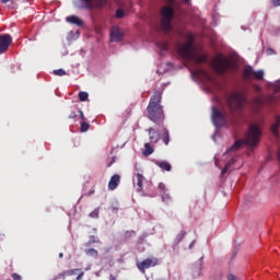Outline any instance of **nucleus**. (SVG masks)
<instances>
[{
    "label": "nucleus",
    "mask_w": 280,
    "mask_h": 280,
    "mask_svg": "<svg viewBox=\"0 0 280 280\" xmlns=\"http://www.w3.org/2000/svg\"><path fill=\"white\" fill-rule=\"evenodd\" d=\"M161 100H163V93L154 90L147 106L145 117L155 126H161L165 121V112L163 110V105H161Z\"/></svg>",
    "instance_id": "1"
},
{
    "label": "nucleus",
    "mask_w": 280,
    "mask_h": 280,
    "mask_svg": "<svg viewBox=\"0 0 280 280\" xmlns=\"http://www.w3.org/2000/svg\"><path fill=\"white\" fill-rule=\"evenodd\" d=\"M187 42L185 44H178L177 46V51L184 60H191L195 62V65H202V62H207L208 56L205 54H196V50L194 49V34L188 33L187 36Z\"/></svg>",
    "instance_id": "2"
},
{
    "label": "nucleus",
    "mask_w": 280,
    "mask_h": 280,
    "mask_svg": "<svg viewBox=\"0 0 280 280\" xmlns=\"http://www.w3.org/2000/svg\"><path fill=\"white\" fill-rule=\"evenodd\" d=\"M261 141V127L257 124L249 125L248 131L245 135L244 140H237L225 154H231L233 150H240L242 145H248L249 148H257Z\"/></svg>",
    "instance_id": "3"
},
{
    "label": "nucleus",
    "mask_w": 280,
    "mask_h": 280,
    "mask_svg": "<svg viewBox=\"0 0 280 280\" xmlns=\"http://www.w3.org/2000/svg\"><path fill=\"white\" fill-rule=\"evenodd\" d=\"M229 108L232 115H240L246 104V95L242 92H234L228 97Z\"/></svg>",
    "instance_id": "4"
},
{
    "label": "nucleus",
    "mask_w": 280,
    "mask_h": 280,
    "mask_svg": "<svg viewBox=\"0 0 280 280\" xmlns=\"http://www.w3.org/2000/svg\"><path fill=\"white\" fill-rule=\"evenodd\" d=\"M211 67L214 69L215 73L224 75L226 71H233L235 69V63L226 59V57L218 56L212 60Z\"/></svg>",
    "instance_id": "5"
},
{
    "label": "nucleus",
    "mask_w": 280,
    "mask_h": 280,
    "mask_svg": "<svg viewBox=\"0 0 280 280\" xmlns=\"http://www.w3.org/2000/svg\"><path fill=\"white\" fill-rule=\"evenodd\" d=\"M161 27L164 32L172 30V21L174 19V9L172 7H163L161 9Z\"/></svg>",
    "instance_id": "6"
},
{
    "label": "nucleus",
    "mask_w": 280,
    "mask_h": 280,
    "mask_svg": "<svg viewBox=\"0 0 280 280\" xmlns=\"http://www.w3.org/2000/svg\"><path fill=\"white\" fill-rule=\"evenodd\" d=\"M211 119L215 128H222L226 126V114L220 112V109H218L215 106L212 107Z\"/></svg>",
    "instance_id": "7"
},
{
    "label": "nucleus",
    "mask_w": 280,
    "mask_h": 280,
    "mask_svg": "<svg viewBox=\"0 0 280 280\" xmlns=\"http://www.w3.org/2000/svg\"><path fill=\"white\" fill-rule=\"evenodd\" d=\"M264 80V70L255 71L252 66H245L243 69V80Z\"/></svg>",
    "instance_id": "8"
},
{
    "label": "nucleus",
    "mask_w": 280,
    "mask_h": 280,
    "mask_svg": "<svg viewBox=\"0 0 280 280\" xmlns=\"http://www.w3.org/2000/svg\"><path fill=\"white\" fill-rule=\"evenodd\" d=\"M10 45H12V36L10 34L0 35V56L10 49Z\"/></svg>",
    "instance_id": "9"
},
{
    "label": "nucleus",
    "mask_w": 280,
    "mask_h": 280,
    "mask_svg": "<svg viewBox=\"0 0 280 280\" xmlns=\"http://www.w3.org/2000/svg\"><path fill=\"white\" fill-rule=\"evenodd\" d=\"M85 10H95V8H104L108 0H81Z\"/></svg>",
    "instance_id": "10"
},
{
    "label": "nucleus",
    "mask_w": 280,
    "mask_h": 280,
    "mask_svg": "<svg viewBox=\"0 0 280 280\" xmlns=\"http://www.w3.org/2000/svg\"><path fill=\"white\" fill-rule=\"evenodd\" d=\"M112 43H121L124 40V31L119 26H113L110 30Z\"/></svg>",
    "instance_id": "11"
},
{
    "label": "nucleus",
    "mask_w": 280,
    "mask_h": 280,
    "mask_svg": "<svg viewBox=\"0 0 280 280\" xmlns=\"http://www.w3.org/2000/svg\"><path fill=\"white\" fill-rule=\"evenodd\" d=\"M154 266H159V259L156 258H147L138 264V268L140 270H148V268H152Z\"/></svg>",
    "instance_id": "12"
},
{
    "label": "nucleus",
    "mask_w": 280,
    "mask_h": 280,
    "mask_svg": "<svg viewBox=\"0 0 280 280\" xmlns=\"http://www.w3.org/2000/svg\"><path fill=\"white\" fill-rule=\"evenodd\" d=\"M119 183H121V176L118 174L113 175L108 182L109 191H115V189L119 187Z\"/></svg>",
    "instance_id": "13"
},
{
    "label": "nucleus",
    "mask_w": 280,
    "mask_h": 280,
    "mask_svg": "<svg viewBox=\"0 0 280 280\" xmlns=\"http://www.w3.org/2000/svg\"><path fill=\"white\" fill-rule=\"evenodd\" d=\"M147 132H149V140L151 143H159L161 139V133H159V130L151 127L147 130Z\"/></svg>",
    "instance_id": "14"
},
{
    "label": "nucleus",
    "mask_w": 280,
    "mask_h": 280,
    "mask_svg": "<svg viewBox=\"0 0 280 280\" xmlns=\"http://www.w3.org/2000/svg\"><path fill=\"white\" fill-rule=\"evenodd\" d=\"M66 21L72 25H77L78 27H82L84 25V22L75 15L68 16Z\"/></svg>",
    "instance_id": "15"
},
{
    "label": "nucleus",
    "mask_w": 280,
    "mask_h": 280,
    "mask_svg": "<svg viewBox=\"0 0 280 280\" xmlns=\"http://www.w3.org/2000/svg\"><path fill=\"white\" fill-rule=\"evenodd\" d=\"M143 180H145V177L141 175V173L136 174V185H137V191H143Z\"/></svg>",
    "instance_id": "16"
},
{
    "label": "nucleus",
    "mask_w": 280,
    "mask_h": 280,
    "mask_svg": "<svg viewBox=\"0 0 280 280\" xmlns=\"http://www.w3.org/2000/svg\"><path fill=\"white\" fill-rule=\"evenodd\" d=\"M279 128H280V116H276L275 122L271 125V132L275 137H279Z\"/></svg>",
    "instance_id": "17"
},
{
    "label": "nucleus",
    "mask_w": 280,
    "mask_h": 280,
    "mask_svg": "<svg viewBox=\"0 0 280 280\" xmlns=\"http://www.w3.org/2000/svg\"><path fill=\"white\" fill-rule=\"evenodd\" d=\"M155 165H158V167L164 172H172V164H170L167 161H158L155 162Z\"/></svg>",
    "instance_id": "18"
},
{
    "label": "nucleus",
    "mask_w": 280,
    "mask_h": 280,
    "mask_svg": "<svg viewBox=\"0 0 280 280\" xmlns=\"http://www.w3.org/2000/svg\"><path fill=\"white\" fill-rule=\"evenodd\" d=\"M197 74L201 75V78H205L208 82H213V77L207 72V70L198 69Z\"/></svg>",
    "instance_id": "19"
},
{
    "label": "nucleus",
    "mask_w": 280,
    "mask_h": 280,
    "mask_svg": "<svg viewBox=\"0 0 280 280\" xmlns=\"http://www.w3.org/2000/svg\"><path fill=\"white\" fill-rule=\"evenodd\" d=\"M160 139L163 141L164 145H170V130L163 129Z\"/></svg>",
    "instance_id": "20"
},
{
    "label": "nucleus",
    "mask_w": 280,
    "mask_h": 280,
    "mask_svg": "<svg viewBox=\"0 0 280 280\" xmlns=\"http://www.w3.org/2000/svg\"><path fill=\"white\" fill-rule=\"evenodd\" d=\"M154 154V147L150 142L144 143L143 156H150Z\"/></svg>",
    "instance_id": "21"
},
{
    "label": "nucleus",
    "mask_w": 280,
    "mask_h": 280,
    "mask_svg": "<svg viewBox=\"0 0 280 280\" xmlns=\"http://www.w3.org/2000/svg\"><path fill=\"white\" fill-rule=\"evenodd\" d=\"M235 158H232L224 166V168L222 170L221 174L222 176H224V174H226V172H229V170H231V166L234 165L235 163Z\"/></svg>",
    "instance_id": "22"
},
{
    "label": "nucleus",
    "mask_w": 280,
    "mask_h": 280,
    "mask_svg": "<svg viewBox=\"0 0 280 280\" xmlns=\"http://www.w3.org/2000/svg\"><path fill=\"white\" fill-rule=\"evenodd\" d=\"M78 271H80V269H70L68 271H65L63 273H60L59 277L61 279H65V277H67V276L71 277V276L75 275V272H78Z\"/></svg>",
    "instance_id": "23"
},
{
    "label": "nucleus",
    "mask_w": 280,
    "mask_h": 280,
    "mask_svg": "<svg viewBox=\"0 0 280 280\" xmlns=\"http://www.w3.org/2000/svg\"><path fill=\"white\" fill-rule=\"evenodd\" d=\"M85 254L90 257H98L100 253L95 248H89L85 250Z\"/></svg>",
    "instance_id": "24"
},
{
    "label": "nucleus",
    "mask_w": 280,
    "mask_h": 280,
    "mask_svg": "<svg viewBox=\"0 0 280 280\" xmlns=\"http://www.w3.org/2000/svg\"><path fill=\"white\" fill-rule=\"evenodd\" d=\"M158 47L161 51H167V49H170V44L167 42L158 43Z\"/></svg>",
    "instance_id": "25"
},
{
    "label": "nucleus",
    "mask_w": 280,
    "mask_h": 280,
    "mask_svg": "<svg viewBox=\"0 0 280 280\" xmlns=\"http://www.w3.org/2000/svg\"><path fill=\"white\" fill-rule=\"evenodd\" d=\"M185 235H187V233L185 231L179 232L175 238L176 244H180V242H183V238L185 237Z\"/></svg>",
    "instance_id": "26"
},
{
    "label": "nucleus",
    "mask_w": 280,
    "mask_h": 280,
    "mask_svg": "<svg viewBox=\"0 0 280 280\" xmlns=\"http://www.w3.org/2000/svg\"><path fill=\"white\" fill-rule=\"evenodd\" d=\"M89 128H91V125H90L89 122H86V121H82V122H81V128H80V130H81L82 132H88Z\"/></svg>",
    "instance_id": "27"
},
{
    "label": "nucleus",
    "mask_w": 280,
    "mask_h": 280,
    "mask_svg": "<svg viewBox=\"0 0 280 280\" xmlns=\"http://www.w3.org/2000/svg\"><path fill=\"white\" fill-rule=\"evenodd\" d=\"M79 100H80V102H86V100H89V93L80 92L79 93Z\"/></svg>",
    "instance_id": "28"
},
{
    "label": "nucleus",
    "mask_w": 280,
    "mask_h": 280,
    "mask_svg": "<svg viewBox=\"0 0 280 280\" xmlns=\"http://www.w3.org/2000/svg\"><path fill=\"white\" fill-rule=\"evenodd\" d=\"M54 75H58V77L67 75V71H65V69H57V70H54Z\"/></svg>",
    "instance_id": "29"
},
{
    "label": "nucleus",
    "mask_w": 280,
    "mask_h": 280,
    "mask_svg": "<svg viewBox=\"0 0 280 280\" xmlns=\"http://www.w3.org/2000/svg\"><path fill=\"white\" fill-rule=\"evenodd\" d=\"M124 16H125L124 10L118 9L116 11V19H124Z\"/></svg>",
    "instance_id": "30"
},
{
    "label": "nucleus",
    "mask_w": 280,
    "mask_h": 280,
    "mask_svg": "<svg viewBox=\"0 0 280 280\" xmlns=\"http://www.w3.org/2000/svg\"><path fill=\"white\" fill-rule=\"evenodd\" d=\"M159 189H160L161 194H165L167 191V187L163 183L159 184Z\"/></svg>",
    "instance_id": "31"
},
{
    "label": "nucleus",
    "mask_w": 280,
    "mask_h": 280,
    "mask_svg": "<svg viewBox=\"0 0 280 280\" xmlns=\"http://www.w3.org/2000/svg\"><path fill=\"white\" fill-rule=\"evenodd\" d=\"M90 218H100V210L95 209L90 213Z\"/></svg>",
    "instance_id": "32"
},
{
    "label": "nucleus",
    "mask_w": 280,
    "mask_h": 280,
    "mask_svg": "<svg viewBox=\"0 0 280 280\" xmlns=\"http://www.w3.org/2000/svg\"><path fill=\"white\" fill-rule=\"evenodd\" d=\"M162 200L163 202H167V200H170V194L166 192H162Z\"/></svg>",
    "instance_id": "33"
},
{
    "label": "nucleus",
    "mask_w": 280,
    "mask_h": 280,
    "mask_svg": "<svg viewBox=\"0 0 280 280\" xmlns=\"http://www.w3.org/2000/svg\"><path fill=\"white\" fill-rule=\"evenodd\" d=\"M266 54H267V56H275V54H277V52L272 48H267Z\"/></svg>",
    "instance_id": "34"
},
{
    "label": "nucleus",
    "mask_w": 280,
    "mask_h": 280,
    "mask_svg": "<svg viewBox=\"0 0 280 280\" xmlns=\"http://www.w3.org/2000/svg\"><path fill=\"white\" fill-rule=\"evenodd\" d=\"M75 117H78V114L75 112H71L68 119H75Z\"/></svg>",
    "instance_id": "35"
},
{
    "label": "nucleus",
    "mask_w": 280,
    "mask_h": 280,
    "mask_svg": "<svg viewBox=\"0 0 280 280\" xmlns=\"http://www.w3.org/2000/svg\"><path fill=\"white\" fill-rule=\"evenodd\" d=\"M271 2L275 5V8H279L280 7V0H271Z\"/></svg>",
    "instance_id": "36"
},
{
    "label": "nucleus",
    "mask_w": 280,
    "mask_h": 280,
    "mask_svg": "<svg viewBox=\"0 0 280 280\" xmlns=\"http://www.w3.org/2000/svg\"><path fill=\"white\" fill-rule=\"evenodd\" d=\"M80 113V118L83 120V121H86V117H84V113L82 110H79Z\"/></svg>",
    "instance_id": "37"
},
{
    "label": "nucleus",
    "mask_w": 280,
    "mask_h": 280,
    "mask_svg": "<svg viewBox=\"0 0 280 280\" xmlns=\"http://www.w3.org/2000/svg\"><path fill=\"white\" fill-rule=\"evenodd\" d=\"M90 242L91 244L97 243V241L95 240V235L90 236Z\"/></svg>",
    "instance_id": "38"
},
{
    "label": "nucleus",
    "mask_w": 280,
    "mask_h": 280,
    "mask_svg": "<svg viewBox=\"0 0 280 280\" xmlns=\"http://www.w3.org/2000/svg\"><path fill=\"white\" fill-rule=\"evenodd\" d=\"M82 277H84V271H81L79 276L77 277V280H82Z\"/></svg>",
    "instance_id": "39"
},
{
    "label": "nucleus",
    "mask_w": 280,
    "mask_h": 280,
    "mask_svg": "<svg viewBox=\"0 0 280 280\" xmlns=\"http://www.w3.org/2000/svg\"><path fill=\"white\" fill-rule=\"evenodd\" d=\"M276 91H280V80L276 83Z\"/></svg>",
    "instance_id": "40"
},
{
    "label": "nucleus",
    "mask_w": 280,
    "mask_h": 280,
    "mask_svg": "<svg viewBox=\"0 0 280 280\" xmlns=\"http://www.w3.org/2000/svg\"><path fill=\"white\" fill-rule=\"evenodd\" d=\"M1 1V3H10V1H12V0H0Z\"/></svg>",
    "instance_id": "41"
},
{
    "label": "nucleus",
    "mask_w": 280,
    "mask_h": 280,
    "mask_svg": "<svg viewBox=\"0 0 280 280\" xmlns=\"http://www.w3.org/2000/svg\"><path fill=\"white\" fill-rule=\"evenodd\" d=\"M167 1V3H170V5H173V3H174V0H166Z\"/></svg>",
    "instance_id": "42"
},
{
    "label": "nucleus",
    "mask_w": 280,
    "mask_h": 280,
    "mask_svg": "<svg viewBox=\"0 0 280 280\" xmlns=\"http://www.w3.org/2000/svg\"><path fill=\"white\" fill-rule=\"evenodd\" d=\"M278 161L280 162V147H279V150H278Z\"/></svg>",
    "instance_id": "43"
},
{
    "label": "nucleus",
    "mask_w": 280,
    "mask_h": 280,
    "mask_svg": "<svg viewBox=\"0 0 280 280\" xmlns=\"http://www.w3.org/2000/svg\"><path fill=\"white\" fill-rule=\"evenodd\" d=\"M62 257H65V254L59 253V259H62Z\"/></svg>",
    "instance_id": "44"
},
{
    "label": "nucleus",
    "mask_w": 280,
    "mask_h": 280,
    "mask_svg": "<svg viewBox=\"0 0 280 280\" xmlns=\"http://www.w3.org/2000/svg\"><path fill=\"white\" fill-rule=\"evenodd\" d=\"M92 194H95V190H90L89 196H92Z\"/></svg>",
    "instance_id": "45"
},
{
    "label": "nucleus",
    "mask_w": 280,
    "mask_h": 280,
    "mask_svg": "<svg viewBox=\"0 0 280 280\" xmlns=\"http://www.w3.org/2000/svg\"><path fill=\"white\" fill-rule=\"evenodd\" d=\"M278 34H280V28L278 30Z\"/></svg>",
    "instance_id": "46"
}]
</instances>
